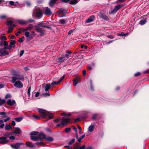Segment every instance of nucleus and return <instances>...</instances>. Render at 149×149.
<instances>
[{"mask_svg": "<svg viewBox=\"0 0 149 149\" xmlns=\"http://www.w3.org/2000/svg\"><path fill=\"white\" fill-rule=\"evenodd\" d=\"M38 111L42 118L48 117L49 119H52L53 117L52 114L49 113L45 110L42 109H38Z\"/></svg>", "mask_w": 149, "mask_h": 149, "instance_id": "nucleus-1", "label": "nucleus"}, {"mask_svg": "<svg viewBox=\"0 0 149 149\" xmlns=\"http://www.w3.org/2000/svg\"><path fill=\"white\" fill-rule=\"evenodd\" d=\"M61 120V123L58 124L56 126L57 127L60 126L61 125H65L67 124V123L69 122L70 120L69 118H63L62 119H57L55 120V121H59Z\"/></svg>", "mask_w": 149, "mask_h": 149, "instance_id": "nucleus-2", "label": "nucleus"}, {"mask_svg": "<svg viewBox=\"0 0 149 149\" xmlns=\"http://www.w3.org/2000/svg\"><path fill=\"white\" fill-rule=\"evenodd\" d=\"M42 13L41 10L38 7H36L34 10L33 16H36L38 19L42 16Z\"/></svg>", "mask_w": 149, "mask_h": 149, "instance_id": "nucleus-3", "label": "nucleus"}, {"mask_svg": "<svg viewBox=\"0 0 149 149\" xmlns=\"http://www.w3.org/2000/svg\"><path fill=\"white\" fill-rule=\"evenodd\" d=\"M11 78L12 80L11 81L13 83H14L15 81H17V80L22 81L24 79V77L23 76L19 75L13 77Z\"/></svg>", "mask_w": 149, "mask_h": 149, "instance_id": "nucleus-4", "label": "nucleus"}, {"mask_svg": "<svg viewBox=\"0 0 149 149\" xmlns=\"http://www.w3.org/2000/svg\"><path fill=\"white\" fill-rule=\"evenodd\" d=\"M69 57V55L67 54L65 55H62V57H59L57 59V62L59 63H62L65 61Z\"/></svg>", "mask_w": 149, "mask_h": 149, "instance_id": "nucleus-5", "label": "nucleus"}, {"mask_svg": "<svg viewBox=\"0 0 149 149\" xmlns=\"http://www.w3.org/2000/svg\"><path fill=\"white\" fill-rule=\"evenodd\" d=\"M14 83V86L17 88H22L23 86L22 83L19 81H15Z\"/></svg>", "mask_w": 149, "mask_h": 149, "instance_id": "nucleus-6", "label": "nucleus"}, {"mask_svg": "<svg viewBox=\"0 0 149 149\" xmlns=\"http://www.w3.org/2000/svg\"><path fill=\"white\" fill-rule=\"evenodd\" d=\"M33 27V26L32 24H30L28 26L26 27L25 28L23 29L22 28L20 29V31H27L30 30L32 29Z\"/></svg>", "mask_w": 149, "mask_h": 149, "instance_id": "nucleus-7", "label": "nucleus"}, {"mask_svg": "<svg viewBox=\"0 0 149 149\" xmlns=\"http://www.w3.org/2000/svg\"><path fill=\"white\" fill-rule=\"evenodd\" d=\"M8 141L5 137L2 136L0 137V144H4L7 143Z\"/></svg>", "mask_w": 149, "mask_h": 149, "instance_id": "nucleus-8", "label": "nucleus"}, {"mask_svg": "<svg viewBox=\"0 0 149 149\" xmlns=\"http://www.w3.org/2000/svg\"><path fill=\"white\" fill-rule=\"evenodd\" d=\"M7 104L10 106H13L16 104V102L14 100L8 99L7 102Z\"/></svg>", "mask_w": 149, "mask_h": 149, "instance_id": "nucleus-9", "label": "nucleus"}, {"mask_svg": "<svg viewBox=\"0 0 149 149\" xmlns=\"http://www.w3.org/2000/svg\"><path fill=\"white\" fill-rule=\"evenodd\" d=\"M24 145L22 143H17L15 145H11V146L14 149H18L20 147V145Z\"/></svg>", "mask_w": 149, "mask_h": 149, "instance_id": "nucleus-10", "label": "nucleus"}, {"mask_svg": "<svg viewBox=\"0 0 149 149\" xmlns=\"http://www.w3.org/2000/svg\"><path fill=\"white\" fill-rule=\"evenodd\" d=\"M44 14L47 15H51L50 10L47 7L44 8Z\"/></svg>", "mask_w": 149, "mask_h": 149, "instance_id": "nucleus-11", "label": "nucleus"}, {"mask_svg": "<svg viewBox=\"0 0 149 149\" xmlns=\"http://www.w3.org/2000/svg\"><path fill=\"white\" fill-rule=\"evenodd\" d=\"M95 18V17L93 15L90 16L87 19L86 21V23H89L92 22Z\"/></svg>", "mask_w": 149, "mask_h": 149, "instance_id": "nucleus-12", "label": "nucleus"}, {"mask_svg": "<svg viewBox=\"0 0 149 149\" xmlns=\"http://www.w3.org/2000/svg\"><path fill=\"white\" fill-rule=\"evenodd\" d=\"M38 138L40 139L39 140H41L42 139H45L46 138V135L42 133H40L38 135Z\"/></svg>", "mask_w": 149, "mask_h": 149, "instance_id": "nucleus-13", "label": "nucleus"}, {"mask_svg": "<svg viewBox=\"0 0 149 149\" xmlns=\"http://www.w3.org/2000/svg\"><path fill=\"white\" fill-rule=\"evenodd\" d=\"M36 29L37 32L40 33V35L41 36H42L44 35V32L42 31V28L36 27Z\"/></svg>", "mask_w": 149, "mask_h": 149, "instance_id": "nucleus-14", "label": "nucleus"}, {"mask_svg": "<svg viewBox=\"0 0 149 149\" xmlns=\"http://www.w3.org/2000/svg\"><path fill=\"white\" fill-rule=\"evenodd\" d=\"M31 140L35 141H38L39 140V138L38 136H31Z\"/></svg>", "mask_w": 149, "mask_h": 149, "instance_id": "nucleus-15", "label": "nucleus"}, {"mask_svg": "<svg viewBox=\"0 0 149 149\" xmlns=\"http://www.w3.org/2000/svg\"><path fill=\"white\" fill-rule=\"evenodd\" d=\"M122 6L121 5L119 4L116 6L113 10V12H116L120 9Z\"/></svg>", "mask_w": 149, "mask_h": 149, "instance_id": "nucleus-16", "label": "nucleus"}, {"mask_svg": "<svg viewBox=\"0 0 149 149\" xmlns=\"http://www.w3.org/2000/svg\"><path fill=\"white\" fill-rule=\"evenodd\" d=\"M31 143L30 142H27L26 143V145L28 147H29L31 149H33L35 148L34 146L33 145H31Z\"/></svg>", "mask_w": 149, "mask_h": 149, "instance_id": "nucleus-17", "label": "nucleus"}, {"mask_svg": "<svg viewBox=\"0 0 149 149\" xmlns=\"http://www.w3.org/2000/svg\"><path fill=\"white\" fill-rule=\"evenodd\" d=\"M17 22L21 24H25L28 23V22L23 20H18Z\"/></svg>", "mask_w": 149, "mask_h": 149, "instance_id": "nucleus-18", "label": "nucleus"}, {"mask_svg": "<svg viewBox=\"0 0 149 149\" xmlns=\"http://www.w3.org/2000/svg\"><path fill=\"white\" fill-rule=\"evenodd\" d=\"M58 0H51L49 3V5L51 7H53L54 4Z\"/></svg>", "mask_w": 149, "mask_h": 149, "instance_id": "nucleus-19", "label": "nucleus"}, {"mask_svg": "<svg viewBox=\"0 0 149 149\" xmlns=\"http://www.w3.org/2000/svg\"><path fill=\"white\" fill-rule=\"evenodd\" d=\"M51 87L50 84H47L44 87V89L46 91H48Z\"/></svg>", "mask_w": 149, "mask_h": 149, "instance_id": "nucleus-20", "label": "nucleus"}, {"mask_svg": "<svg viewBox=\"0 0 149 149\" xmlns=\"http://www.w3.org/2000/svg\"><path fill=\"white\" fill-rule=\"evenodd\" d=\"M100 16L101 18L105 20H108L109 19L108 17L104 15L101 14Z\"/></svg>", "mask_w": 149, "mask_h": 149, "instance_id": "nucleus-21", "label": "nucleus"}, {"mask_svg": "<svg viewBox=\"0 0 149 149\" xmlns=\"http://www.w3.org/2000/svg\"><path fill=\"white\" fill-rule=\"evenodd\" d=\"M79 79V78H76L73 80V84L74 86H76V85L78 83V80Z\"/></svg>", "mask_w": 149, "mask_h": 149, "instance_id": "nucleus-22", "label": "nucleus"}, {"mask_svg": "<svg viewBox=\"0 0 149 149\" xmlns=\"http://www.w3.org/2000/svg\"><path fill=\"white\" fill-rule=\"evenodd\" d=\"M20 130L18 128H17L16 130L13 132V133L20 134Z\"/></svg>", "mask_w": 149, "mask_h": 149, "instance_id": "nucleus-23", "label": "nucleus"}, {"mask_svg": "<svg viewBox=\"0 0 149 149\" xmlns=\"http://www.w3.org/2000/svg\"><path fill=\"white\" fill-rule=\"evenodd\" d=\"M94 128V126L93 125H91L88 127V130L90 132H92Z\"/></svg>", "mask_w": 149, "mask_h": 149, "instance_id": "nucleus-24", "label": "nucleus"}, {"mask_svg": "<svg viewBox=\"0 0 149 149\" xmlns=\"http://www.w3.org/2000/svg\"><path fill=\"white\" fill-rule=\"evenodd\" d=\"M13 134V132H9L5 133L4 134V135L7 137H8L10 135H12Z\"/></svg>", "mask_w": 149, "mask_h": 149, "instance_id": "nucleus-25", "label": "nucleus"}, {"mask_svg": "<svg viewBox=\"0 0 149 149\" xmlns=\"http://www.w3.org/2000/svg\"><path fill=\"white\" fill-rule=\"evenodd\" d=\"M73 129L75 131L76 133V136L77 139L78 137V134H77V128L74 126H73Z\"/></svg>", "mask_w": 149, "mask_h": 149, "instance_id": "nucleus-26", "label": "nucleus"}, {"mask_svg": "<svg viewBox=\"0 0 149 149\" xmlns=\"http://www.w3.org/2000/svg\"><path fill=\"white\" fill-rule=\"evenodd\" d=\"M3 123V121L1 120H0V128H3L4 126V124Z\"/></svg>", "mask_w": 149, "mask_h": 149, "instance_id": "nucleus-27", "label": "nucleus"}, {"mask_svg": "<svg viewBox=\"0 0 149 149\" xmlns=\"http://www.w3.org/2000/svg\"><path fill=\"white\" fill-rule=\"evenodd\" d=\"M85 136V135L84 134L82 136H81L79 138H78L77 139L78 141L79 142H80L81 141V140Z\"/></svg>", "mask_w": 149, "mask_h": 149, "instance_id": "nucleus-28", "label": "nucleus"}, {"mask_svg": "<svg viewBox=\"0 0 149 149\" xmlns=\"http://www.w3.org/2000/svg\"><path fill=\"white\" fill-rule=\"evenodd\" d=\"M39 132H33L31 133V136H36L38 135Z\"/></svg>", "mask_w": 149, "mask_h": 149, "instance_id": "nucleus-29", "label": "nucleus"}, {"mask_svg": "<svg viewBox=\"0 0 149 149\" xmlns=\"http://www.w3.org/2000/svg\"><path fill=\"white\" fill-rule=\"evenodd\" d=\"M78 1L76 0H73L70 1V3L71 4H74L77 3Z\"/></svg>", "mask_w": 149, "mask_h": 149, "instance_id": "nucleus-30", "label": "nucleus"}, {"mask_svg": "<svg viewBox=\"0 0 149 149\" xmlns=\"http://www.w3.org/2000/svg\"><path fill=\"white\" fill-rule=\"evenodd\" d=\"M45 139L46 141H52L53 140V138L51 137H49L47 138H46Z\"/></svg>", "mask_w": 149, "mask_h": 149, "instance_id": "nucleus-31", "label": "nucleus"}, {"mask_svg": "<svg viewBox=\"0 0 149 149\" xmlns=\"http://www.w3.org/2000/svg\"><path fill=\"white\" fill-rule=\"evenodd\" d=\"M22 118L20 117L16 118H15V120H16V121L18 122L21 121L22 120Z\"/></svg>", "mask_w": 149, "mask_h": 149, "instance_id": "nucleus-32", "label": "nucleus"}, {"mask_svg": "<svg viewBox=\"0 0 149 149\" xmlns=\"http://www.w3.org/2000/svg\"><path fill=\"white\" fill-rule=\"evenodd\" d=\"M1 56H4L5 55L7 54L8 53V52H6L5 50L4 51H2L1 52Z\"/></svg>", "mask_w": 149, "mask_h": 149, "instance_id": "nucleus-33", "label": "nucleus"}, {"mask_svg": "<svg viewBox=\"0 0 149 149\" xmlns=\"http://www.w3.org/2000/svg\"><path fill=\"white\" fill-rule=\"evenodd\" d=\"M146 22V20H142L139 22V24L141 25H143L145 24Z\"/></svg>", "mask_w": 149, "mask_h": 149, "instance_id": "nucleus-34", "label": "nucleus"}, {"mask_svg": "<svg viewBox=\"0 0 149 149\" xmlns=\"http://www.w3.org/2000/svg\"><path fill=\"white\" fill-rule=\"evenodd\" d=\"M60 23L61 24L65 23L66 22V20L64 19H61L59 20Z\"/></svg>", "mask_w": 149, "mask_h": 149, "instance_id": "nucleus-35", "label": "nucleus"}, {"mask_svg": "<svg viewBox=\"0 0 149 149\" xmlns=\"http://www.w3.org/2000/svg\"><path fill=\"white\" fill-rule=\"evenodd\" d=\"M5 102V100L4 99H1L0 100V106L2 105L3 104H4Z\"/></svg>", "mask_w": 149, "mask_h": 149, "instance_id": "nucleus-36", "label": "nucleus"}, {"mask_svg": "<svg viewBox=\"0 0 149 149\" xmlns=\"http://www.w3.org/2000/svg\"><path fill=\"white\" fill-rule=\"evenodd\" d=\"M12 128V127L10 125H7L5 126V129L8 130Z\"/></svg>", "mask_w": 149, "mask_h": 149, "instance_id": "nucleus-37", "label": "nucleus"}, {"mask_svg": "<svg viewBox=\"0 0 149 149\" xmlns=\"http://www.w3.org/2000/svg\"><path fill=\"white\" fill-rule=\"evenodd\" d=\"M75 139L73 138L68 143V144L70 145H72L75 142Z\"/></svg>", "mask_w": 149, "mask_h": 149, "instance_id": "nucleus-38", "label": "nucleus"}, {"mask_svg": "<svg viewBox=\"0 0 149 149\" xmlns=\"http://www.w3.org/2000/svg\"><path fill=\"white\" fill-rule=\"evenodd\" d=\"M44 25V23L43 22H39L38 24V27H43Z\"/></svg>", "mask_w": 149, "mask_h": 149, "instance_id": "nucleus-39", "label": "nucleus"}, {"mask_svg": "<svg viewBox=\"0 0 149 149\" xmlns=\"http://www.w3.org/2000/svg\"><path fill=\"white\" fill-rule=\"evenodd\" d=\"M8 33L11 32L12 31L13 29V27H12L11 26H10L8 27Z\"/></svg>", "mask_w": 149, "mask_h": 149, "instance_id": "nucleus-40", "label": "nucleus"}, {"mask_svg": "<svg viewBox=\"0 0 149 149\" xmlns=\"http://www.w3.org/2000/svg\"><path fill=\"white\" fill-rule=\"evenodd\" d=\"M71 130V128L69 127L66 128L65 130V132L67 133L69 132Z\"/></svg>", "mask_w": 149, "mask_h": 149, "instance_id": "nucleus-41", "label": "nucleus"}, {"mask_svg": "<svg viewBox=\"0 0 149 149\" xmlns=\"http://www.w3.org/2000/svg\"><path fill=\"white\" fill-rule=\"evenodd\" d=\"M11 95L9 94H7L6 95L5 97V99H7L8 98H11Z\"/></svg>", "mask_w": 149, "mask_h": 149, "instance_id": "nucleus-42", "label": "nucleus"}, {"mask_svg": "<svg viewBox=\"0 0 149 149\" xmlns=\"http://www.w3.org/2000/svg\"><path fill=\"white\" fill-rule=\"evenodd\" d=\"M127 33L124 34L123 33H118L117 34V36H124L126 35Z\"/></svg>", "mask_w": 149, "mask_h": 149, "instance_id": "nucleus-43", "label": "nucleus"}, {"mask_svg": "<svg viewBox=\"0 0 149 149\" xmlns=\"http://www.w3.org/2000/svg\"><path fill=\"white\" fill-rule=\"evenodd\" d=\"M15 41L14 40H13L11 42H10V46H14V44L15 43Z\"/></svg>", "mask_w": 149, "mask_h": 149, "instance_id": "nucleus-44", "label": "nucleus"}, {"mask_svg": "<svg viewBox=\"0 0 149 149\" xmlns=\"http://www.w3.org/2000/svg\"><path fill=\"white\" fill-rule=\"evenodd\" d=\"M31 90V87H29L28 89L27 93L28 94V96L29 97H30V92Z\"/></svg>", "mask_w": 149, "mask_h": 149, "instance_id": "nucleus-45", "label": "nucleus"}, {"mask_svg": "<svg viewBox=\"0 0 149 149\" xmlns=\"http://www.w3.org/2000/svg\"><path fill=\"white\" fill-rule=\"evenodd\" d=\"M13 21H12V20H9V21H8V22H7V24L8 25H11L13 24Z\"/></svg>", "mask_w": 149, "mask_h": 149, "instance_id": "nucleus-46", "label": "nucleus"}, {"mask_svg": "<svg viewBox=\"0 0 149 149\" xmlns=\"http://www.w3.org/2000/svg\"><path fill=\"white\" fill-rule=\"evenodd\" d=\"M71 113H68L67 114L65 113H63L62 114V115L63 116H71Z\"/></svg>", "mask_w": 149, "mask_h": 149, "instance_id": "nucleus-47", "label": "nucleus"}, {"mask_svg": "<svg viewBox=\"0 0 149 149\" xmlns=\"http://www.w3.org/2000/svg\"><path fill=\"white\" fill-rule=\"evenodd\" d=\"M42 95L45 97H46L47 96H49L50 95V94L49 93H43Z\"/></svg>", "mask_w": 149, "mask_h": 149, "instance_id": "nucleus-48", "label": "nucleus"}, {"mask_svg": "<svg viewBox=\"0 0 149 149\" xmlns=\"http://www.w3.org/2000/svg\"><path fill=\"white\" fill-rule=\"evenodd\" d=\"M33 117L36 120L40 118L39 116L35 115H33Z\"/></svg>", "mask_w": 149, "mask_h": 149, "instance_id": "nucleus-49", "label": "nucleus"}, {"mask_svg": "<svg viewBox=\"0 0 149 149\" xmlns=\"http://www.w3.org/2000/svg\"><path fill=\"white\" fill-rule=\"evenodd\" d=\"M25 35L26 37H29V32H26L25 33Z\"/></svg>", "mask_w": 149, "mask_h": 149, "instance_id": "nucleus-50", "label": "nucleus"}, {"mask_svg": "<svg viewBox=\"0 0 149 149\" xmlns=\"http://www.w3.org/2000/svg\"><path fill=\"white\" fill-rule=\"evenodd\" d=\"M1 39L3 40H6V37L5 36H2L1 38Z\"/></svg>", "mask_w": 149, "mask_h": 149, "instance_id": "nucleus-51", "label": "nucleus"}, {"mask_svg": "<svg viewBox=\"0 0 149 149\" xmlns=\"http://www.w3.org/2000/svg\"><path fill=\"white\" fill-rule=\"evenodd\" d=\"M141 74V73L139 72H138L137 73H136L134 74V76L135 77H137L139 76Z\"/></svg>", "mask_w": 149, "mask_h": 149, "instance_id": "nucleus-52", "label": "nucleus"}, {"mask_svg": "<svg viewBox=\"0 0 149 149\" xmlns=\"http://www.w3.org/2000/svg\"><path fill=\"white\" fill-rule=\"evenodd\" d=\"M24 53V50H22L20 52V56H21L23 55Z\"/></svg>", "mask_w": 149, "mask_h": 149, "instance_id": "nucleus-53", "label": "nucleus"}, {"mask_svg": "<svg viewBox=\"0 0 149 149\" xmlns=\"http://www.w3.org/2000/svg\"><path fill=\"white\" fill-rule=\"evenodd\" d=\"M107 37L108 38H110V39H112L114 38V36L113 35H108L107 36Z\"/></svg>", "mask_w": 149, "mask_h": 149, "instance_id": "nucleus-54", "label": "nucleus"}, {"mask_svg": "<svg viewBox=\"0 0 149 149\" xmlns=\"http://www.w3.org/2000/svg\"><path fill=\"white\" fill-rule=\"evenodd\" d=\"M6 17V16L5 15H3L0 16V18L1 19H3Z\"/></svg>", "mask_w": 149, "mask_h": 149, "instance_id": "nucleus-55", "label": "nucleus"}, {"mask_svg": "<svg viewBox=\"0 0 149 149\" xmlns=\"http://www.w3.org/2000/svg\"><path fill=\"white\" fill-rule=\"evenodd\" d=\"M10 119V118L8 117V118H6L4 119L3 120V122L4 121V122H6L7 121H8V120H9Z\"/></svg>", "mask_w": 149, "mask_h": 149, "instance_id": "nucleus-56", "label": "nucleus"}, {"mask_svg": "<svg viewBox=\"0 0 149 149\" xmlns=\"http://www.w3.org/2000/svg\"><path fill=\"white\" fill-rule=\"evenodd\" d=\"M43 144V143L40 142H37V143H35V144H36L37 145H40L41 146V145H42Z\"/></svg>", "mask_w": 149, "mask_h": 149, "instance_id": "nucleus-57", "label": "nucleus"}, {"mask_svg": "<svg viewBox=\"0 0 149 149\" xmlns=\"http://www.w3.org/2000/svg\"><path fill=\"white\" fill-rule=\"evenodd\" d=\"M9 139L10 140H13L15 139V137L14 136H11L9 137Z\"/></svg>", "mask_w": 149, "mask_h": 149, "instance_id": "nucleus-58", "label": "nucleus"}, {"mask_svg": "<svg viewBox=\"0 0 149 149\" xmlns=\"http://www.w3.org/2000/svg\"><path fill=\"white\" fill-rule=\"evenodd\" d=\"M83 74L84 76H85L86 74V71L85 70H84L82 71Z\"/></svg>", "mask_w": 149, "mask_h": 149, "instance_id": "nucleus-59", "label": "nucleus"}, {"mask_svg": "<svg viewBox=\"0 0 149 149\" xmlns=\"http://www.w3.org/2000/svg\"><path fill=\"white\" fill-rule=\"evenodd\" d=\"M4 1L3 0H0V5H2L3 4Z\"/></svg>", "mask_w": 149, "mask_h": 149, "instance_id": "nucleus-60", "label": "nucleus"}, {"mask_svg": "<svg viewBox=\"0 0 149 149\" xmlns=\"http://www.w3.org/2000/svg\"><path fill=\"white\" fill-rule=\"evenodd\" d=\"M97 115L96 114H94L93 115L92 117V119L93 120H95L96 118Z\"/></svg>", "mask_w": 149, "mask_h": 149, "instance_id": "nucleus-61", "label": "nucleus"}, {"mask_svg": "<svg viewBox=\"0 0 149 149\" xmlns=\"http://www.w3.org/2000/svg\"><path fill=\"white\" fill-rule=\"evenodd\" d=\"M34 20L33 19H29L28 21H27V22H28H28H34Z\"/></svg>", "mask_w": 149, "mask_h": 149, "instance_id": "nucleus-62", "label": "nucleus"}, {"mask_svg": "<svg viewBox=\"0 0 149 149\" xmlns=\"http://www.w3.org/2000/svg\"><path fill=\"white\" fill-rule=\"evenodd\" d=\"M85 148V146L83 145L81 147L79 148L78 149H84Z\"/></svg>", "mask_w": 149, "mask_h": 149, "instance_id": "nucleus-63", "label": "nucleus"}, {"mask_svg": "<svg viewBox=\"0 0 149 149\" xmlns=\"http://www.w3.org/2000/svg\"><path fill=\"white\" fill-rule=\"evenodd\" d=\"M9 4L11 5H14V2L13 1H10L9 2Z\"/></svg>", "mask_w": 149, "mask_h": 149, "instance_id": "nucleus-64", "label": "nucleus"}]
</instances>
